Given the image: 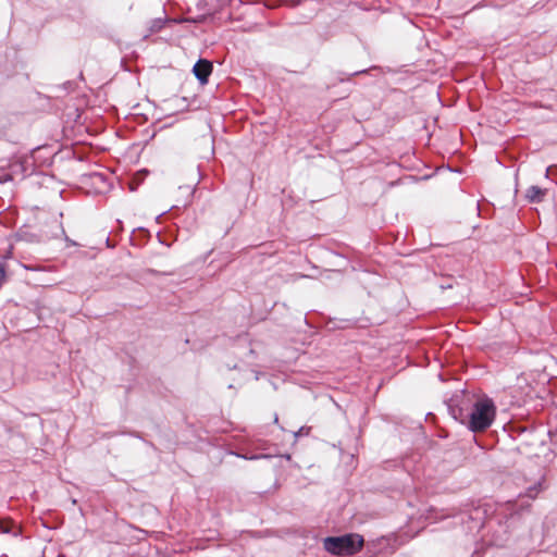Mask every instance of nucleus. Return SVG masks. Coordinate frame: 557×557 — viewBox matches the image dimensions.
<instances>
[{
	"label": "nucleus",
	"mask_w": 557,
	"mask_h": 557,
	"mask_svg": "<svg viewBox=\"0 0 557 557\" xmlns=\"http://www.w3.org/2000/svg\"><path fill=\"white\" fill-rule=\"evenodd\" d=\"M213 65L212 63L207 59H199L194 67L193 73L196 76V78L199 81L201 85H205L208 83L209 77L212 73Z\"/></svg>",
	"instance_id": "obj_5"
},
{
	"label": "nucleus",
	"mask_w": 557,
	"mask_h": 557,
	"mask_svg": "<svg viewBox=\"0 0 557 557\" xmlns=\"http://www.w3.org/2000/svg\"><path fill=\"white\" fill-rule=\"evenodd\" d=\"M473 397L469 394L460 393L454 395L447 403L449 414L462 424H467L473 408Z\"/></svg>",
	"instance_id": "obj_3"
},
{
	"label": "nucleus",
	"mask_w": 557,
	"mask_h": 557,
	"mask_svg": "<svg viewBox=\"0 0 557 557\" xmlns=\"http://www.w3.org/2000/svg\"><path fill=\"white\" fill-rule=\"evenodd\" d=\"M96 177L100 178L101 181H103V180H104V176H103L102 174H100V173H99V174H96Z\"/></svg>",
	"instance_id": "obj_16"
},
{
	"label": "nucleus",
	"mask_w": 557,
	"mask_h": 557,
	"mask_svg": "<svg viewBox=\"0 0 557 557\" xmlns=\"http://www.w3.org/2000/svg\"><path fill=\"white\" fill-rule=\"evenodd\" d=\"M106 243H107V248L111 247V240H110L109 236H107Z\"/></svg>",
	"instance_id": "obj_15"
},
{
	"label": "nucleus",
	"mask_w": 557,
	"mask_h": 557,
	"mask_svg": "<svg viewBox=\"0 0 557 557\" xmlns=\"http://www.w3.org/2000/svg\"><path fill=\"white\" fill-rule=\"evenodd\" d=\"M310 430L311 428L301 426L297 432L294 433V436L295 438H298L299 436L308 435Z\"/></svg>",
	"instance_id": "obj_11"
},
{
	"label": "nucleus",
	"mask_w": 557,
	"mask_h": 557,
	"mask_svg": "<svg viewBox=\"0 0 557 557\" xmlns=\"http://www.w3.org/2000/svg\"><path fill=\"white\" fill-rule=\"evenodd\" d=\"M0 532L4 534H12L13 536H18L20 529L12 520L0 519Z\"/></svg>",
	"instance_id": "obj_8"
},
{
	"label": "nucleus",
	"mask_w": 557,
	"mask_h": 557,
	"mask_svg": "<svg viewBox=\"0 0 557 557\" xmlns=\"http://www.w3.org/2000/svg\"><path fill=\"white\" fill-rule=\"evenodd\" d=\"M546 195V189H543L539 186H530L525 193V198L531 203H537L541 202Z\"/></svg>",
	"instance_id": "obj_6"
},
{
	"label": "nucleus",
	"mask_w": 557,
	"mask_h": 557,
	"mask_svg": "<svg viewBox=\"0 0 557 557\" xmlns=\"http://www.w3.org/2000/svg\"><path fill=\"white\" fill-rule=\"evenodd\" d=\"M459 518L469 532H479L487 518L486 505L466 506L460 512Z\"/></svg>",
	"instance_id": "obj_4"
},
{
	"label": "nucleus",
	"mask_w": 557,
	"mask_h": 557,
	"mask_svg": "<svg viewBox=\"0 0 557 557\" xmlns=\"http://www.w3.org/2000/svg\"><path fill=\"white\" fill-rule=\"evenodd\" d=\"M544 485H543V482L542 481H539L536 482L535 484H533L532 486H530L527 491H525V494L524 496L530 498V499H534L536 498V496L539 495V493H541L543 490H544Z\"/></svg>",
	"instance_id": "obj_9"
},
{
	"label": "nucleus",
	"mask_w": 557,
	"mask_h": 557,
	"mask_svg": "<svg viewBox=\"0 0 557 557\" xmlns=\"http://www.w3.org/2000/svg\"><path fill=\"white\" fill-rule=\"evenodd\" d=\"M188 20L186 18H174V17H168L166 16V24H181V23H184V22H187Z\"/></svg>",
	"instance_id": "obj_12"
},
{
	"label": "nucleus",
	"mask_w": 557,
	"mask_h": 557,
	"mask_svg": "<svg viewBox=\"0 0 557 557\" xmlns=\"http://www.w3.org/2000/svg\"><path fill=\"white\" fill-rule=\"evenodd\" d=\"M495 418V405L491 399L476 400L473 404L467 425L470 431L483 432L491 426Z\"/></svg>",
	"instance_id": "obj_1"
},
{
	"label": "nucleus",
	"mask_w": 557,
	"mask_h": 557,
	"mask_svg": "<svg viewBox=\"0 0 557 557\" xmlns=\"http://www.w3.org/2000/svg\"><path fill=\"white\" fill-rule=\"evenodd\" d=\"M11 180H12L11 174H4L3 176L0 177V183H5V182H9Z\"/></svg>",
	"instance_id": "obj_14"
},
{
	"label": "nucleus",
	"mask_w": 557,
	"mask_h": 557,
	"mask_svg": "<svg viewBox=\"0 0 557 557\" xmlns=\"http://www.w3.org/2000/svg\"><path fill=\"white\" fill-rule=\"evenodd\" d=\"M237 457H240V458H244L246 460H256V459H259L261 458L262 456L261 455H252V456H248V455H239V454H236Z\"/></svg>",
	"instance_id": "obj_13"
},
{
	"label": "nucleus",
	"mask_w": 557,
	"mask_h": 557,
	"mask_svg": "<svg viewBox=\"0 0 557 557\" xmlns=\"http://www.w3.org/2000/svg\"><path fill=\"white\" fill-rule=\"evenodd\" d=\"M277 421H278V418H277V416H275L274 417V422L277 423Z\"/></svg>",
	"instance_id": "obj_17"
},
{
	"label": "nucleus",
	"mask_w": 557,
	"mask_h": 557,
	"mask_svg": "<svg viewBox=\"0 0 557 557\" xmlns=\"http://www.w3.org/2000/svg\"><path fill=\"white\" fill-rule=\"evenodd\" d=\"M324 549L333 555H354L363 546V537L350 533L342 536H327L323 541Z\"/></svg>",
	"instance_id": "obj_2"
},
{
	"label": "nucleus",
	"mask_w": 557,
	"mask_h": 557,
	"mask_svg": "<svg viewBox=\"0 0 557 557\" xmlns=\"http://www.w3.org/2000/svg\"><path fill=\"white\" fill-rule=\"evenodd\" d=\"M165 24H166V16L157 17V18L151 20L148 23L147 33L145 34L144 37L147 38L153 34L159 33L164 27Z\"/></svg>",
	"instance_id": "obj_7"
},
{
	"label": "nucleus",
	"mask_w": 557,
	"mask_h": 557,
	"mask_svg": "<svg viewBox=\"0 0 557 557\" xmlns=\"http://www.w3.org/2000/svg\"><path fill=\"white\" fill-rule=\"evenodd\" d=\"M367 72H368V70H359V71H355V72H351V73H347L346 77H341L339 81L341 82L350 81L351 77L360 75V74H363V73H367Z\"/></svg>",
	"instance_id": "obj_10"
}]
</instances>
